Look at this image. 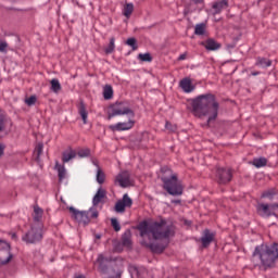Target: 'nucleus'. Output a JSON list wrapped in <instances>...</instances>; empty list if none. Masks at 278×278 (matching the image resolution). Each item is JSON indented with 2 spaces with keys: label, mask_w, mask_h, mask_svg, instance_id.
Listing matches in <instances>:
<instances>
[{
  "label": "nucleus",
  "mask_w": 278,
  "mask_h": 278,
  "mask_svg": "<svg viewBox=\"0 0 278 278\" xmlns=\"http://www.w3.org/2000/svg\"><path fill=\"white\" fill-rule=\"evenodd\" d=\"M191 108L194 116L201 118V116H208L207 123L216 121L218 117V103L216 97L212 93L198 96L191 101Z\"/></svg>",
  "instance_id": "obj_1"
},
{
  "label": "nucleus",
  "mask_w": 278,
  "mask_h": 278,
  "mask_svg": "<svg viewBox=\"0 0 278 278\" xmlns=\"http://www.w3.org/2000/svg\"><path fill=\"white\" fill-rule=\"evenodd\" d=\"M278 261V243L261 244L254 249L252 253V263L256 268H275Z\"/></svg>",
  "instance_id": "obj_2"
},
{
  "label": "nucleus",
  "mask_w": 278,
  "mask_h": 278,
  "mask_svg": "<svg viewBox=\"0 0 278 278\" xmlns=\"http://www.w3.org/2000/svg\"><path fill=\"white\" fill-rule=\"evenodd\" d=\"M139 231L141 238L146 236H152L154 240H168L175 236V226L168 224L166 219H160L159 222L147 223L142 222L139 224Z\"/></svg>",
  "instance_id": "obj_3"
},
{
  "label": "nucleus",
  "mask_w": 278,
  "mask_h": 278,
  "mask_svg": "<svg viewBox=\"0 0 278 278\" xmlns=\"http://www.w3.org/2000/svg\"><path fill=\"white\" fill-rule=\"evenodd\" d=\"M94 264H98V270L103 275V278H121V275H123L121 265L112 257L99 254Z\"/></svg>",
  "instance_id": "obj_4"
},
{
  "label": "nucleus",
  "mask_w": 278,
  "mask_h": 278,
  "mask_svg": "<svg viewBox=\"0 0 278 278\" xmlns=\"http://www.w3.org/2000/svg\"><path fill=\"white\" fill-rule=\"evenodd\" d=\"M169 176H163L161 181H163V188L168 192L172 197H181L184 194V185L177 178V174H173V172L168 170Z\"/></svg>",
  "instance_id": "obj_5"
},
{
  "label": "nucleus",
  "mask_w": 278,
  "mask_h": 278,
  "mask_svg": "<svg viewBox=\"0 0 278 278\" xmlns=\"http://www.w3.org/2000/svg\"><path fill=\"white\" fill-rule=\"evenodd\" d=\"M114 116H128L129 118H134L136 113H134V110L129 108L127 102H116L110 106L109 121L114 118Z\"/></svg>",
  "instance_id": "obj_6"
},
{
  "label": "nucleus",
  "mask_w": 278,
  "mask_h": 278,
  "mask_svg": "<svg viewBox=\"0 0 278 278\" xmlns=\"http://www.w3.org/2000/svg\"><path fill=\"white\" fill-rule=\"evenodd\" d=\"M42 224H34L28 232L22 238L27 244H36L42 240Z\"/></svg>",
  "instance_id": "obj_7"
},
{
  "label": "nucleus",
  "mask_w": 278,
  "mask_h": 278,
  "mask_svg": "<svg viewBox=\"0 0 278 278\" xmlns=\"http://www.w3.org/2000/svg\"><path fill=\"white\" fill-rule=\"evenodd\" d=\"M257 211L264 218H269V216H277L278 204H258Z\"/></svg>",
  "instance_id": "obj_8"
},
{
  "label": "nucleus",
  "mask_w": 278,
  "mask_h": 278,
  "mask_svg": "<svg viewBox=\"0 0 278 278\" xmlns=\"http://www.w3.org/2000/svg\"><path fill=\"white\" fill-rule=\"evenodd\" d=\"M70 212L73 214V217L75 220H77V223H83L84 225H88L90 223V216L88 215V212L78 211L73 206L70 207Z\"/></svg>",
  "instance_id": "obj_9"
},
{
  "label": "nucleus",
  "mask_w": 278,
  "mask_h": 278,
  "mask_svg": "<svg viewBox=\"0 0 278 278\" xmlns=\"http://www.w3.org/2000/svg\"><path fill=\"white\" fill-rule=\"evenodd\" d=\"M134 125H136L134 117H129L128 122H119L111 126L110 130L111 131H129V129L134 128Z\"/></svg>",
  "instance_id": "obj_10"
},
{
  "label": "nucleus",
  "mask_w": 278,
  "mask_h": 278,
  "mask_svg": "<svg viewBox=\"0 0 278 278\" xmlns=\"http://www.w3.org/2000/svg\"><path fill=\"white\" fill-rule=\"evenodd\" d=\"M131 205H134V201L127 193H125L123 199L116 202L115 212L123 214V212H125V207H131Z\"/></svg>",
  "instance_id": "obj_11"
},
{
  "label": "nucleus",
  "mask_w": 278,
  "mask_h": 278,
  "mask_svg": "<svg viewBox=\"0 0 278 278\" xmlns=\"http://www.w3.org/2000/svg\"><path fill=\"white\" fill-rule=\"evenodd\" d=\"M115 184H118L121 188H129L131 186V179L129 178V172H122L115 178Z\"/></svg>",
  "instance_id": "obj_12"
},
{
  "label": "nucleus",
  "mask_w": 278,
  "mask_h": 278,
  "mask_svg": "<svg viewBox=\"0 0 278 278\" xmlns=\"http://www.w3.org/2000/svg\"><path fill=\"white\" fill-rule=\"evenodd\" d=\"M231 169L217 168L218 184H229L231 181Z\"/></svg>",
  "instance_id": "obj_13"
},
{
  "label": "nucleus",
  "mask_w": 278,
  "mask_h": 278,
  "mask_svg": "<svg viewBox=\"0 0 278 278\" xmlns=\"http://www.w3.org/2000/svg\"><path fill=\"white\" fill-rule=\"evenodd\" d=\"M214 238H216V235L210 229H205L200 238V242L204 249H207V247L214 242Z\"/></svg>",
  "instance_id": "obj_14"
},
{
  "label": "nucleus",
  "mask_w": 278,
  "mask_h": 278,
  "mask_svg": "<svg viewBox=\"0 0 278 278\" xmlns=\"http://www.w3.org/2000/svg\"><path fill=\"white\" fill-rule=\"evenodd\" d=\"M229 8V1L227 0H219L212 4V14L213 16H216V14H220L223 10H227Z\"/></svg>",
  "instance_id": "obj_15"
},
{
  "label": "nucleus",
  "mask_w": 278,
  "mask_h": 278,
  "mask_svg": "<svg viewBox=\"0 0 278 278\" xmlns=\"http://www.w3.org/2000/svg\"><path fill=\"white\" fill-rule=\"evenodd\" d=\"M0 251H5V253L8 254V257L4 260L0 257V266H4V264H10V262L12 261V253H10V243L0 240Z\"/></svg>",
  "instance_id": "obj_16"
},
{
  "label": "nucleus",
  "mask_w": 278,
  "mask_h": 278,
  "mask_svg": "<svg viewBox=\"0 0 278 278\" xmlns=\"http://www.w3.org/2000/svg\"><path fill=\"white\" fill-rule=\"evenodd\" d=\"M141 244L150 249L152 253H164L166 249V244L163 243H148L147 241H142Z\"/></svg>",
  "instance_id": "obj_17"
},
{
  "label": "nucleus",
  "mask_w": 278,
  "mask_h": 278,
  "mask_svg": "<svg viewBox=\"0 0 278 278\" xmlns=\"http://www.w3.org/2000/svg\"><path fill=\"white\" fill-rule=\"evenodd\" d=\"M180 88L184 92H192L194 90V86L192 85V80L188 77L184 78L179 83Z\"/></svg>",
  "instance_id": "obj_18"
},
{
  "label": "nucleus",
  "mask_w": 278,
  "mask_h": 278,
  "mask_svg": "<svg viewBox=\"0 0 278 278\" xmlns=\"http://www.w3.org/2000/svg\"><path fill=\"white\" fill-rule=\"evenodd\" d=\"M206 51H218L220 49V43L216 42L214 39H208L205 42H202Z\"/></svg>",
  "instance_id": "obj_19"
},
{
  "label": "nucleus",
  "mask_w": 278,
  "mask_h": 278,
  "mask_svg": "<svg viewBox=\"0 0 278 278\" xmlns=\"http://www.w3.org/2000/svg\"><path fill=\"white\" fill-rule=\"evenodd\" d=\"M42 214H45V211L38 205L34 206V214L33 218L35 220V225H41L40 220H42Z\"/></svg>",
  "instance_id": "obj_20"
},
{
  "label": "nucleus",
  "mask_w": 278,
  "mask_h": 278,
  "mask_svg": "<svg viewBox=\"0 0 278 278\" xmlns=\"http://www.w3.org/2000/svg\"><path fill=\"white\" fill-rule=\"evenodd\" d=\"M78 114L83 118L84 125L88 124V111L86 110V104L81 101L78 105Z\"/></svg>",
  "instance_id": "obj_21"
},
{
  "label": "nucleus",
  "mask_w": 278,
  "mask_h": 278,
  "mask_svg": "<svg viewBox=\"0 0 278 278\" xmlns=\"http://www.w3.org/2000/svg\"><path fill=\"white\" fill-rule=\"evenodd\" d=\"M77 157V152L73 149H70L68 151L63 152L62 162L64 164L71 162V160H75Z\"/></svg>",
  "instance_id": "obj_22"
},
{
  "label": "nucleus",
  "mask_w": 278,
  "mask_h": 278,
  "mask_svg": "<svg viewBox=\"0 0 278 278\" xmlns=\"http://www.w3.org/2000/svg\"><path fill=\"white\" fill-rule=\"evenodd\" d=\"M105 194H106L105 190L103 188H99L92 199L93 205H98L99 203H101V201H103V199H105Z\"/></svg>",
  "instance_id": "obj_23"
},
{
  "label": "nucleus",
  "mask_w": 278,
  "mask_h": 278,
  "mask_svg": "<svg viewBox=\"0 0 278 278\" xmlns=\"http://www.w3.org/2000/svg\"><path fill=\"white\" fill-rule=\"evenodd\" d=\"M255 66H260L261 68H268V66H273V61L258 56L256 59Z\"/></svg>",
  "instance_id": "obj_24"
},
{
  "label": "nucleus",
  "mask_w": 278,
  "mask_h": 278,
  "mask_svg": "<svg viewBox=\"0 0 278 278\" xmlns=\"http://www.w3.org/2000/svg\"><path fill=\"white\" fill-rule=\"evenodd\" d=\"M55 170H58L59 181L62 182L66 179V167L64 165L55 164Z\"/></svg>",
  "instance_id": "obj_25"
},
{
  "label": "nucleus",
  "mask_w": 278,
  "mask_h": 278,
  "mask_svg": "<svg viewBox=\"0 0 278 278\" xmlns=\"http://www.w3.org/2000/svg\"><path fill=\"white\" fill-rule=\"evenodd\" d=\"M122 245L131 249V232L127 231L122 237Z\"/></svg>",
  "instance_id": "obj_26"
},
{
  "label": "nucleus",
  "mask_w": 278,
  "mask_h": 278,
  "mask_svg": "<svg viewBox=\"0 0 278 278\" xmlns=\"http://www.w3.org/2000/svg\"><path fill=\"white\" fill-rule=\"evenodd\" d=\"M131 14H134V3L129 2L124 5L123 15L126 18H130Z\"/></svg>",
  "instance_id": "obj_27"
},
{
  "label": "nucleus",
  "mask_w": 278,
  "mask_h": 278,
  "mask_svg": "<svg viewBox=\"0 0 278 278\" xmlns=\"http://www.w3.org/2000/svg\"><path fill=\"white\" fill-rule=\"evenodd\" d=\"M51 88L50 90L52 92H54V94H58V92H60V90H62V85L60 84V80H58V78H53L50 81Z\"/></svg>",
  "instance_id": "obj_28"
},
{
  "label": "nucleus",
  "mask_w": 278,
  "mask_h": 278,
  "mask_svg": "<svg viewBox=\"0 0 278 278\" xmlns=\"http://www.w3.org/2000/svg\"><path fill=\"white\" fill-rule=\"evenodd\" d=\"M103 97L106 101H110L112 97H114V89H112V86L106 85L103 89Z\"/></svg>",
  "instance_id": "obj_29"
},
{
  "label": "nucleus",
  "mask_w": 278,
  "mask_h": 278,
  "mask_svg": "<svg viewBox=\"0 0 278 278\" xmlns=\"http://www.w3.org/2000/svg\"><path fill=\"white\" fill-rule=\"evenodd\" d=\"M252 164L256 168H262V167L266 166V164H268V161L266 160V157H258V159H254L252 161Z\"/></svg>",
  "instance_id": "obj_30"
},
{
  "label": "nucleus",
  "mask_w": 278,
  "mask_h": 278,
  "mask_svg": "<svg viewBox=\"0 0 278 278\" xmlns=\"http://www.w3.org/2000/svg\"><path fill=\"white\" fill-rule=\"evenodd\" d=\"M137 58L140 62H153V56H151V53L149 52L139 53Z\"/></svg>",
  "instance_id": "obj_31"
},
{
  "label": "nucleus",
  "mask_w": 278,
  "mask_h": 278,
  "mask_svg": "<svg viewBox=\"0 0 278 278\" xmlns=\"http://www.w3.org/2000/svg\"><path fill=\"white\" fill-rule=\"evenodd\" d=\"M195 36H203L205 34V24H197L194 28Z\"/></svg>",
  "instance_id": "obj_32"
},
{
  "label": "nucleus",
  "mask_w": 278,
  "mask_h": 278,
  "mask_svg": "<svg viewBox=\"0 0 278 278\" xmlns=\"http://www.w3.org/2000/svg\"><path fill=\"white\" fill-rule=\"evenodd\" d=\"M114 49H116L114 37L110 39L109 46L105 48V53L110 55V53H114Z\"/></svg>",
  "instance_id": "obj_33"
},
{
  "label": "nucleus",
  "mask_w": 278,
  "mask_h": 278,
  "mask_svg": "<svg viewBox=\"0 0 278 278\" xmlns=\"http://www.w3.org/2000/svg\"><path fill=\"white\" fill-rule=\"evenodd\" d=\"M96 179L100 185L105 182V173L101 168L97 169Z\"/></svg>",
  "instance_id": "obj_34"
},
{
  "label": "nucleus",
  "mask_w": 278,
  "mask_h": 278,
  "mask_svg": "<svg viewBox=\"0 0 278 278\" xmlns=\"http://www.w3.org/2000/svg\"><path fill=\"white\" fill-rule=\"evenodd\" d=\"M126 45L128 47H131L132 51H137L138 50V43L136 41V38L131 37V38H128L126 40Z\"/></svg>",
  "instance_id": "obj_35"
},
{
  "label": "nucleus",
  "mask_w": 278,
  "mask_h": 278,
  "mask_svg": "<svg viewBox=\"0 0 278 278\" xmlns=\"http://www.w3.org/2000/svg\"><path fill=\"white\" fill-rule=\"evenodd\" d=\"M76 155L80 156V157H89L90 155V149L88 148H85V149H81L79 150Z\"/></svg>",
  "instance_id": "obj_36"
},
{
  "label": "nucleus",
  "mask_w": 278,
  "mask_h": 278,
  "mask_svg": "<svg viewBox=\"0 0 278 278\" xmlns=\"http://www.w3.org/2000/svg\"><path fill=\"white\" fill-rule=\"evenodd\" d=\"M111 225H112L114 231H121V224L118 223L117 218H112Z\"/></svg>",
  "instance_id": "obj_37"
},
{
  "label": "nucleus",
  "mask_w": 278,
  "mask_h": 278,
  "mask_svg": "<svg viewBox=\"0 0 278 278\" xmlns=\"http://www.w3.org/2000/svg\"><path fill=\"white\" fill-rule=\"evenodd\" d=\"M38 99L36 98V96H30L29 98H27L26 100H25V103H26V105H29V106H31V105H36V101H37Z\"/></svg>",
  "instance_id": "obj_38"
},
{
  "label": "nucleus",
  "mask_w": 278,
  "mask_h": 278,
  "mask_svg": "<svg viewBox=\"0 0 278 278\" xmlns=\"http://www.w3.org/2000/svg\"><path fill=\"white\" fill-rule=\"evenodd\" d=\"M87 214L89 216V219L90 218H98V216H99V212L94 208H90L89 211H87Z\"/></svg>",
  "instance_id": "obj_39"
},
{
  "label": "nucleus",
  "mask_w": 278,
  "mask_h": 278,
  "mask_svg": "<svg viewBox=\"0 0 278 278\" xmlns=\"http://www.w3.org/2000/svg\"><path fill=\"white\" fill-rule=\"evenodd\" d=\"M0 53H8V42L0 41Z\"/></svg>",
  "instance_id": "obj_40"
},
{
  "label": "nucleus",
  "mask_w": 278,
  "mask_h": 278,
  "mask_svg": "<svg viewBox=\"0 0 278 278\" xmlns=\"http://www.w3.org/2000/svg\"><path fill=\"white\" fill-rule=\"evenodd\" d=\"M45 149V144L38 143L35 151L37 152V157H40L42 155V150Z\"/></svg>",
  "instance_id": "obj_41"
},
{
  "label": "nucleus",
  "mask_w": 278,
  "mask_h": 278,
  "mask_svg": "<svg viewBox=\"0 0 278 278\" xmlns=\"http://www.w3.org/2000/svg\"><path fill=\"white\" fill-rule=\"evenodd\" d=\"M165 128H166L168 131H177V126H173V124H170L169 122H166Z\"/></svg>",
  "instance_id": "obj_42"
},
{
  "label": "nucleus",
  "mask_w": 278,
  "mask_h": 278,
  "mask_svg": "<svg viewBox=\"0 0 278 278\" xmlns=\"http://www.w3.org/2000/svg\"><path fill=\"white\" fill-rule=\"evenodd\" d=\"M262 197L264 199H273V197H275V192L274 191H265Z\"/></svg>",
  "instance_id": "obj_43"
},
{
  "label": "nucleus",
  "mask_w": 278,
  "mask_h": 278,
  "mask_svg": "<svg viewBox=\"0 0 278 278\" xmlns=\"http://www.w3.org/2000/svg\"><path fill=\"white\" fill-rule=\"evenodd\" d=\"M5 118L3 117V114H0V131H3V123H4Z\"/></svg>",
  "instance_id": "obj_44"
},
{
  "label": "nucleus",
  "mask_w": 278,
  "mask_h": 278,
  "mask_svg": "<svg viewBox=\"0 0 278 278\" xmlns=\"http://www.w3.org/2000/svg\"><path fill=\"white\" fill-rule=\"evenodd\" d=\"M186 58H187V54L184 53V54H180V55L178 56V60H179V61H184V60H186Z\"/></svg>",
  "instance_id": "obj_45"
},
{
  "label": "nucleus",
  "mask_w": 278,
  "mask_h": 278,
  "mask_svg": "<svg viewBox=\"0 0 278 278\" xmlns=\"http://www.w3.org/2000/svg\"><path fill=\"white\" fill-rule=\"evenodd\" d=\"M74 278H86V276H84L83 274H76L75 276H74Z\"/></svg>",
  "instance_id": "obj_46"
},
{
  "label": "nucleus",
  "mask_w": 278,
  "mask_h": 278,
  "mask_svg": "<svg viewBox=\"0 0 278 278\" xmlns=\"http://www.w3.org/2000/svg\"><path fill=\"white\" fill-rule=\"evenodd\" d=\"M3 146H0V157H1V155H3Z\"/></svg>",
  "instance_id": "obj_47"
},
{
  "label": "nucleus",
  "mask_w": 278,
  "mask_h": 278,
  "mask_svg": "<svg viewBox=\"0 0 278 278\" xmlns=\"http://www.w3.org/2000/svg\"><path fill=\"white\" fill-rule=\"evenodd\" d=\"M172 203L179 204L181 203V200H173Z\"/></svg>",
  "instance_id": "obj_48"
},
{
  "label": "nucleus",
  "mask_w": 278,
  "mask_h": 278,
  "mask_svg": "<svg viewBox=\"0 0 278 278\" xmlns=\"http://www.w3.org/2000/svg\"><path fill=\"white\" fill-rule=\"evenodd\" d=\"M252 75L255 77V76L260 75V72H254V73H252Z\"/></svg>",
  "instance_id": "obj_49"
},
{
  "label": "nucleus",
  "mask_w": 278,
  "mask_h": 278,
  "mask_svg": "<svg viewBox=\"0 0 278 278\" xmlns=\"http://www.w3.org/2000/svg\"><path fill=\"white\" fill-rule=\"evenodd\" d=\"M93 164H94V166H97V168H101V167H99V163L93 162Z\"/></svg>",
  "instance_id": "obj_50"
},
{
  "label": "nucleus",
  "mask_w": 278,
  "mask_h": 278,
  "mask_svg": "<svg viewBox=\"0 0 278 278\" xmlns=\"http://www.w3.org/2000/svg\"><path fill=\"white\" fill-rule=\"evenodd\" d=\"M195 3H201L203 0H193Z\"/></svg>",
  "instance_id": "obj_51"
},
{
  "label": "nucleus",
  "mask_w": 278,
  "mask_h": 278,
  "mask_svg": "<svg viewBox=\"0 0 278 278\" xmlns=\"http://www.w3.org/2000/svg\"><path fill=\"white\" fill-rule=\"evenodd\" d=\"M12 238H16V235H13Z\"/></svg>",
  "instance_id": "obj_52"
}]
</instances>
